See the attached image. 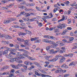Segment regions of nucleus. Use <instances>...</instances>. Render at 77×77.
<instances>
[{
	"label": "nucleus",
	"mask_w": 77,
	"mask_h": 77,
	"mask_svg": "<svg viewBox=\"0 0 77 77\" xmlns=\"http://www.w3.org/2000/svg\"><path fill=\"white\" fill-rule=\"evenodd\" d=\"M58 58H57L56 57H55L54 58H53L52 59V62H56L58 60Z\"/></svg>",
	"instance_id": "f3484780"
},
{
	"label": "nucleus",
	"mask_w": 77,
	"mask_h": 77,
	"mask_svg": "<svg viewBox=\"0 0 77 77\" xmlns=\"http://www.w3.org/2000/svg\"><path fill=\"white\" fill-rule=\"evenodd\" d=\"M68 32V30L67 29H65L64 30L62 33L61 34V35H65L66 34V33Z\"/></svg>",
	"instance_id": "ddd939ff"
},
{
	"label": "nucleus",
	"mask_w": 77,
	"mask_h": 77,
	"mask_svg": "<svg viewBox=\"0 0 77 77\" xmlns=\"http://www.w3.org/2000/svg\"><path fill=\"white\" fill-rule=\"evenodd\" d=\"M8 77H17L16 76L14 75L13 74H11Z\"/></svg>",
	"instance_id": "c9c22d12"
},
{
	"label": "nucleus",
	"mask_w": 77,
	"mask_h": 77,
	"mask_svg": "<svg viewBox=\"0 0 77 77\" xmlns=\"http://www.w3.org/2000/svg\"><path fill=\"white\" fill-rule=\"evenodd\" d=\"M57 70H56L55 72V73H58V72H62V69L58 68H57Z\"/></svg>",
	"instance_id": "6e6552de"
},
{
	"label": "nucleus",
	"mask_w": 77,
	"mask_h": 77,
	"mask_svg": "<svg viewBox=\"0 0 77 77\" xmlns=\"http://www.w3.org/2000/svg\"><path fill=\"white\" fill-rule=\"evenodd\" d=\"M64 52H65V50L62 51V50H61L60 51V53L61 54H62V53H64Z\"/></svg>",
	"instance_id": "37998d69"
},
{
	"label": "nucleus",
	"mask_w": 77,
	"mask_h": 77,
	"mask_svg": "<svg viewBox=\"0 0 77 77\" xmlns=\"http://www.w3.org/2000/svg\"><path fill=\"white\" fill-rule=\"evenodd\" d=\"M36 9H37V10H38V11H41V9H40V8L38 7H35Z\"/></svg>",
	"instance_id": "49530a36"
},
{
	"label": "nucleus",
	"mask_w": 77,
	"mask_h": 77,
	"mask_svg": "<svg viewBox=\"0 0 77 77\" xmlns=\"http://www.w3.org/2000/svg\"><path fill=\"white\" fill-rule=\"evenodd\" d=\"M44 17L45 18H46V19H48V18H51V17H49L48 16H44Z\"/></svg>",
	"instance_id": "473e14b6"
},
{
	"label": "nucleus",
	"mask_w": 77,
	"mask_h": 77,
	"mask_svg": "<svg viewBox=\"0 0 77 77\" xmlns=\"http://www.w3.org/2000/svg\"><path fill=\"white\" fill-rule=\"evenodd\" d=\"M3 10H8V8L6 7H2L1 8Z\"/></svg>",
	"instance_id": "8fccbe9b"
},
{
	"label": "nucleus",
	"mask_w": 77,
	"mask_h": 77,
	"mask_svg": "<svg viewBox=\"0 0 77 77\" xmlns=\"http://www.w3.org/2000/svg\"><path fill=\"white\" fill-rule=\"evenodd\" d=\"M61 59H60V60L59 61L60 63H62L63 62H65V58L64 57H61Z\"/></svg>",
	"instance_id": "423d86ee"
},
{
	"label": "nucleus",
	"mask_w": 77,
	"mask_h": 77,
	"mask_svg": "<svg viewBox=\"0 0 77 77\" xmlns=\"http://www.w3.org/2000/svg\"><path fill=\"white\" fill-rule=\"evenodd\" d=\"M5 38L6 39H9V35H5Z\"/></svg>",
	"instance_id": "72a5a7b5"
},
{
	"label": "nucleus",
	"mask_w": 77,
	"mask_h": 77,
	"mask_svg": "<svg viewBox=\"0 0 77 77\" xmlns=\"http://www.w3.org/2000/svg\"><path fill=\"white\" fill-rule=\"evenodd\" d=\"M45 57L46 58L45 59H46V60H48V59H49V58H51V56H48Z\"/></svg>",
	"instance_id": "c85d7f7f"
},
{
	"label": "nucleus",
	"mask_w": 77,
	"mask_h": 77,
	"mask_svg": "<svg viewBox=\"0 0 77 77\" xmlns=\"http://www.w3.org/2000/svg\"><path fill=\"white\" fill-rule=\"evenodd\" d=\"M10 21L11 22L12 21H15L17 20L16 18H11L10 19Z\"/></svg>",
	"instance_id": "a19ab883"
},
{
	"label": "nucleus",
	"mask_w": 77,
	"mask_h": 77,
	"mask_svg": "<svg viewBox=\"0 0 77 77\" xmlns=\"http://www.w3.org/2000/svg\"><path fill=\"white\" fill-rule=\"evenodd\" d=\"M71 65H74V62L71 63L69 64V66H71Z\"/></svg>",
	"instance_id": "0e129e2a"
},
{
	"label": "nucleus",
	"mask_w": 77,
	"mask_h": 77,
	"mask_svg": "<svg viewBox=\"0 0 77 77\" xmlns=\"http://www.w3.org/2000/svg\"><path fill=\"white\" fill-rule=\"evenodd\" d=\"M42 41H43V42H45L46 43H48V40L47 39H43L42 40Z\"/></svg>",
	"instance_id": "bb28decb"
},
{
	"label": "nucleus",
	"mask_w": 77,
	"mask_h": 77,
	"mask_svg": "<svg viewBox=\"0 0 77 77\" xmlns=\"http://www.w3.org/2000/svg\"><path fill=\"white\" fill-rule=\"evenodd\" d=\"M20 14L21 15V14H22V15H25L26 14V13L24 12H21L20 13Z\"/></svg>",
	"instance_id": "69168bd1"
},
{
	"label": "nucleus",
	"mask_w": 77,
	"mask_h": 77,
	"mask_svg": "<svg viewBox=\"0 0 77 77\" xmlns=\"http://www.w3.org/2000/svg\"><path fill=\"white\" fill-rule=\"evenodd\" d=\"M23 67L25 69V70H27V66L26 65H25L23 66Z\"/></svg>",
	"instance_id": "a18cd8bd"
},
{
	"label": "nucleus",
	"mask_w": 77,
	"mask_h": 77,
	"mask_svg": "<svg viewBox=\"0 0 77 77\" xmlns=\"http://www.w3.org/2000/svg\"><path fill=\"white\" fill-rule=\"evenodd\" d=\"M23 20L25 21H28L29 22V18H23Z\"/></svg>",
	"instance_id": "4be33fe9"
},
{
	"label": "nucleus",
	"mask_w": 77,
	"mask_h": 77,
	"mask_svg": "<svg viewBox=\"0 0 77 77\" xmlns=\"http://www.w3.org/2000/svg\"><path fill=\"white\" fill-rule=\"evenodd\" d=\"M77 48V46H76L75 47H73V48H72V50H74V49H75V48Z\"/></svg>",
	"instance_id": "774afa93"
},
{
	"label": "nucleus",
	"mask_w": 77,
	"mask_h": 77,
	"mask_svg": "<svg viewBox=\"0 0 77 77\" xmlns=\"http://www.w3.org/2000/svg\"><path fill=\"white\" fill-rule=\"evenodd\" d=\"M11 20H4V24H8V23H11Z\"/></svg>",
	"instance_id": "9b49d317"
},
{
	"label": "nucleus",
	"mask_w": 77,
	"mask_h": 77,
	"mask_svg": "<svg viewBox=\"0 0 77 77\" xmlns=\"http://www.w3.org/2000/svg\"><path fill=\"white\" fill-rule=\"evenodd\" d=\"M63 57V56H62L60 55V54H59L55 56V57H56L57 58H58L59 57Z\"/></svg>",
	"instance_id": "7c9ffc66"
},
{
	"label": "nucleus",
	"mask_w": 77,
	"mask_h": 77,
	"mask_svg": "<svg viewBox=\"0 0 77 77\" xmlns=\"http://www.w3.org/2000/svg\"><path fill=\"white\" fill-rule=\"evenodd\" d=\"M52 21H57V19L56 18H54L52 20Z\"/></svg>",
	"instance_id": "4d7b16f0"
},
{
	"label": "nucleus",
	"mask_w": 77,
	"mask_h": 77,
	"mask_svg": "<svg viewBox=\"0 0 77 77\" xmlns=\"http://www.w3.org/2000/svg\"><path fill=\"white\" fill-rule=\"evenodd\" d=\"M61 68H68V66L66 64H63L61 66Z\"/></svg>",
	"instance_id": "f8f14e48"
},
{
	"label": "nucleus",
	"mask_w": 77,
	"mask_h": 77,
	"mask_svg": "<svg viewBox=\"0 0 77 77\" xmlns=\"http://www.w3.org/2000/svg\"><path fill=\"white\" fill-rule=\"evenodd\" d=\"M73 40H74V38L71 37L69 39V41L70 42H67V43H69L70 42H71L70 41H73Z\"/></svg>",
	"instance_id": "393cba45"
},
{
	"label": "nucleus",
	"mask_w": 77,
	"mask_h": 77,
	"mask_svg": "<svg viewBox=\"0 0 77 77\" xmlns=\"http://www.w3.org/2000/svg\"><path fill=\"white\" fill-rule=\"evenodd\" d=\"M72 6H77V4L75 3H72V5H70Z\"/></svg>",
	"instance_id": "f704fd0d"
},
{
	"label": "nucleus",
	"mask_w": 77,
	"mask_h": 77,
	"mask_svg": "<svg viewBox=\"0 0 77 77\" xmlns=\"http://www.w3.org/2000/svg\"><path fill=\"white\" fill-rule=\"evenodd\" d=\"M26 11H27V12H32L33 11H35V10L33 9L32 8H26L25 9Z\"/></svg>",
	"instance_id": "0eeeda50"
},
{
	"label": "nucleus",
	"mask_w": 77,
	"mask_h": 77,
	"mask_svg": "<svg viewBox=\"0 0 77 77\" xmlns=\"http://www.w3.org/2000/svg\"><path fill=\"white\" fill-rule=\"evenodd\" d=\"M57 28H59L60 29H62L63 28H65V27H66V25L61 24L60 25L57 26Z\"/></svg>",
	"instance_id": "f03ea898"
},
{
	"label": "nucleus",
	"mask_w": 77,
	"mask_h": 77,
	"mask_svg": "<svg viewBox=\"0 0 77 77\" xmlns=\"http://www.w3.org/2000/svg\"><path fill=\"white\" fill-rule=\"evenodd\" d=\"M11 66L12 68L14 69H20V67L18 66V64L16 65H14L12 64L11 65Z\"/></svg>",
	"instance_id": "39448f33"
},
{
	"label": "nucleus",
	"mask_w": 77,
	"mask_h": 77,
	"mask_svg": "<svg viewBox=\"0 0 77 77\" xmlns=\"http://www.w3.org/2000/svg\"><path fill=\"white\" fill-rule=\"evenodd\" d=\"M17 58H14L13 59V62H15V61H16V62L17 61Z\"/></svg>",
	"instance_id": "de8ad7c7"
},
{
	"label": "nucleus",
	"mask_w": 77,
	"mask_h": 77,
	"mask_svg": "<svg viewBox=\"0 0 77 77\" xmlns=\"http://www.w3.org/2000/svg\"><path fill=\"white\" fill-rule=\"evenodd\" d=\"M11 54H7L6 55V56L7 58L9 59H12V58L13 57V56L11 55Z\"/></svg>",
	"instance_id": "1a4fd4ad"
},
{
	"label": "nucleus",
	"mask_w": 77,
	"mask_h": 77,
	"mask_svg": "<svg viewBox=\"0 0 77 77\" xmlns=\"http://www.w3.org/2000/svg\"><path fill=\"white\" fill-rule=\"evenodd\" d=\"M20 52H17L16 53V55L17 56H19L20 57Z\"/></svg>",
	"instance_id": "79ce46f5"
},
{
	"label": "nucleus",
	"mask_w": 77,
	"mask_h": 77,
	"mask_svg": "<svg viewBox=\"0 0 77 77\" xmlns=\"http://www.w3.org/2000/svg\"><path fill=\"white\" fill-rule=\"evenodd\" d=\"M20 47H26V45H23V44L21 45H20Z\"/></svg>",
	"instance_id": "13d9d810"
},
{
	"label": "nucleus",
	"mask_w": 77,
	"mask_h": 77,
	"mask_svg": "<svg viewBox=\"0 0 77 77\" xmlns=\"http://www.w3.org/2000/svg\"><path fill=\"white\" fill-rule=\"evenodd\" d=\"M36 19V18H32V19H29V21L30 22H31V21H35V19Z\"/></svg>",
	"instance_id": "aec40b11"
},
{
	"label": "nucleus",
	"mask_w": 77,
	"mask_h": 77,
	"mask_svg": "<svg viewBox=\"0 0 77 77\" xmlns=\"http://www.w3.org/2000/svg\"><path fill=\"white\" fill-rule=\"evenodd\" d=\"M24 52L25 53H26V54H30V52H29V51H26V50H25V51Z\"/></svg>",
	"instance_id": "4c0bfd02"
},
{
	"label": "nucleus",
	"mask_w": 77,
	"mask_h": 77,
	"mask_svg": "<svg viewBox=\"0 0 77 77\" xmlns=\"http://www.w3.org/2000/svg\"><path fill=\"white\" fill-rule=\"evenodd\" d=\"M53 65L51 64L50 65H49L48 66V68H52L53 67Z\"/></svg>",
	"instance_id": "ea45409f"
},
{
	"label": "nucleus",
	"mask_w": 77,
	"mask_h": 77,
	"mask_svg": "<svg viewBox=\"0 0 77 77\" xmlns=\"http://www.w3.org/2000/svg\"><path fill=\"white\" fill-rule=\"evenodd\" d=\"M35 73L36 75H37L38 74V70H35Z\"/></svg>",
	"instance_id": "58836bf2"
},
{
	"label": "nucleus",
	"mask_w": 77,
	"mask_h": 77,
	"mask_svg": "<svg viewBox=\"0 0 77 77\" xmlns=\"http://www.w3.org/2000/svg\"><path fill=\"white\" fill-rule=\"evenodd\" d=\"M69 74H66L64 75V77H68V76H69Z\"/></svg>",
	"instance_id": "338daca9"
},
{
	"label": "nucleus",
	"mask_w": 77,
	"mask_h": 77,
	"mask_svg": "<svg viewBox=\"0 0 77 77\" xmlns=\"http://www.w3.org/2000/svg\"><path fill=\"white\" fill-rule=\"evenodd\" d=\"M14 69H12L11 70V72H10V73L11 74V72H12V73H14Z\"/></svg>",
	"instance_id": "052dcab7"
},
{
	"label": "nucleus",
	"mask_w": 77,
	"mask_h": 77,
	"mask_svg": "<svg viewBox=\"0 0 77 77\" xmlns=\"http://www.w3.org/2000/svg\"><path fill=\"white\" fill-rule=\"evenodd\" d=\"M24 63L26 65H29L30 63V61H26L24 62Z\"/></svg>",
	"instance_id": "a211bd4d"
},
{
	"label": "nucleus",
	"mask_w": 77,
	"mask_h": 77,
	"mask_svg": "<svg viewBox=\"0 0 77 77\" xmlns=\"http://www.w3.org/2000/svg\"><path fill=\"white\" fill-rule=\"evenodd\" d=\"M63 45H64V43H60V46H63Z\"/></svg>",
	"instance_id": "e2e57ef3"
},
{
	"label": "nucleus",
	"mask_w": 77,
	"mask_h": 77,
	"mask_svg": "<svg viewBox=\"0 0 77 77\" xmlns=\"http://www.w3.org/2000/svg\"><path fill=\"white\" fill-rule=\"evenodd\" d=\"M26 33H27V34H28V35H30L32 34V32L30 31H29L28 30H26Z\"/></svg>",
	"instance_id": "2eb2a0df"
},
{
	"label": "nucleus",
	"mask_w": 77,
	"mask_h": 77,
	"mask_svg": "<svg viewBox=\"0 0 77 77\" xmlns=\"http://www.w3.org/2000/svg\"><path fill=\"white\" fill-rule=\"evenodd\" d=\"M48 43H49V44H51L53 45L54 42L53 41H51V40H49L48 41Z\"/></svg>",
	"instance_id": "c756f323"
},
{
	"label": "nucleus",
	"mask_w": 77,
	"mask_h": 77,
	"mask_svg": "<svg viewBox=\"0 0 77 77\" xmlns=\"http://www.w3.org/2000/svg\"><path fill=\"white\" fill-rule=\"evenodd\" d=\"M53 45H54L55 47H57V46H58V44L54 42V43L53 44Z\"/></svg>",
	"instance_id": "5fc2aeb1"
},
{
	"label": "nucleus",
	"mask_w": 77,
	"mask_h": 77,
	"mask_svg": "<svg viewBox=\"0 0 77 77\" xmlns=\"http://www.w3.org/2000/svg\"><path fill=\"white\" fill-rule=\"evenodd\" d=\"M64 4L66 5V6H69V2L68 1H66L64 2Z\"/></svg>",
	"instance_id": "5701e85b"
},
{
	"label": "nucleus",
	"mask_w": 77,
	"mask_h": 77,
	"mask_svg": "<svg viewBox=\"0 0 77 77\" xmlns=\"http://www.w3.org/2000/svg\"><path fill=\"white\" fill-rule=\"evenodd\" d=\"M23 56H20L18 57V59H25V57H23Z\"/></svg>",
	"instance_id": "e433bc0d"
},
{
	"label": "nucleus",
	"mask_w": 77,
	"mask_h": 77,
	"mask_svg": "<svg viewBox=\"0 0 77 77\" xmlns=\"http://www.w3.org/2000/svg\"><path fill=\"white\" fill-rule=\"evenodd\" d=\"M6 66L3 67L1 69V70H4V69H6Z\"/></svg>",
	"instance_id": "603ef678"
},
{
	"label": "nucleus",
	"mask_w": 77,
	"mask_h": 77,
	"mask_svg": "<svg viewBox=\"0 0 77 77\" xmlns=\"http://www.w3.org/2000/svg\"><path fill=\"white\" fill-rule=\"evenodd\" d=\"M63 18L62 19H60L58 21V23H60V21H62L65 20V17H64V16L63 15Z\"/></svg>",
	"instance_id": "dca6fc26"
},
{
	"label": "nucleus",
	"mask_w": 77,
	"mask_h": 77,
	"mask_svg": "<svg viewBox=\"0 0 77 77\" xmlns=\"http://www.w3.org/2000/svg\"><path fill=\"white\" fill-rule=\"evenodd\" d=\"M72 56H73V54H69V57H72Z\"/></svg>",
	"instance_id": "c03bdc74"
},
{
	"label": "nucleus",
	"mask_w": 77,
	"mask_h": 77,
	"mask_svg": "<svg viewBox=\"0 0 77 77\" xmlns=\"http://www.w3.org/2000/svg\"><path fill=\"white\" fill-rule=\"evenodd\" d=\"M38 37H35V38H31V41H35V40H36V39H38Z\"/></svg>",
	"instance_id": "412c9836"
},
{
	"label": "nucleus",
	"mask_w": 77,
	"mask_h": 77,
	"mask_svg": "<svg viewBox=\"0 0 77 77\" xmlns=\"http://www.w3.org/2000/svg\"><path fill=\"white\" fill-rule=\"evenodd\" d=\"M26 56V57H27L28 58V59H30V60H36V59L35 58H32V57H31L28 55H27L26 54V53H23L22 54H21L20 55V56Z\"/></svg>",
	"instance_id": "f257e3e1"
},
{
	"label": "nucleus",
	"mask_w": 77,
	"mask_h": 77,
	"mask_svg": "<svg viewBox=\"0 0 77 77\" xmlns=\"http://www.w3.org/2000/svg\"><path fill=\"white\" fill-rule=\"evenodd\" d=\"M8 52V50H5L3 52V54H6Z\"/></svg>",
	"instance_id": "cd10ccee"
},
{
	"label": "nucleus",
	"mask_w": 77,
	"mask_h": 77,
	"mask_svg": "<svg viewBox=\"0 0 77 77\" xmlns=\"http://www.w3.org/2000/svg\"><path fill=\"white\" fill-rule=\"evenodd\" d=\"M57 10H58V9H57L56 8H54V13H55V12H56V11H57Z\"/></svg>",
	"instance_id": "09e8293b"
},
{
	"label": "nucleus",
	"mask_w": 77,
	"mask_h": 77,
	"mask_svg": "<svg viewBox=\"0 0 77 77\" xmlns=\"http://www.w3.org/2000/svg\"><path fill=\"white\" fill-rule=\"evenodd\" d=\"M12 27L14 28H20L21 29H26V27H20V26L17 25L13 26H12Z\"/></svg>",
	"instance_id": "20e7f679"
},
{
	"label": "nucleus",
	"mask_w": 77,
	"mask_h": 77,
	"mask_svg": "<svg viewBox=\"0 0 77 77\" xmlns=\"http://www.w3.org/2000/svg\"><path fill=\"white\" fill-rule=\"evenodd\" d=\"M71 11H69V10H68V11L67 12V14H68V15L70 14H71Z\"/></svg>",
	"instance_id": "6e6d98bb"
},
{
	"label": "nucleus",
	"mask_w": 77,
	"mask_h": 77,
	"mask_svg": "<svg viewBox=\"0 0 77 77\" xmlns=\"http://www.w3.org/2000/svg\"><path fill=\"white\" fill-rule=\"evenodd\" d=\"M16 62L19 63H21L22 62V60L18 59L17 58V60H16Z\"/></svg>",
	"instance_id": "a878e982"
},
{
	"label": "nucleus",
	"mask_w": 77,
	"mask_h": 77,
	"mask_svg": "<svg viewBox=\"0 0 77 77\" xmlns=\"http://www.w3.org/2000/svg\"><path fill=\"white\" fill-rule=\"evenodd\" d=\"M18 34L19 36H21V35L23 36L24 35H26V33L24 32H18Z\"/></svg>",
	"instance_id": "9d476101"
},
{
	"label": "nucleus",
	"mask_w": 77,
	"mask_h": 77,
	"mask_svg": "<svg viewBox=\"0 0 77 77\" xmlns=\"http://www.w3.org/2000/svg\"><path fill=\"white\" fill-rule=\"evenodd\" d=\"M30 40H27L24 41L25 45H31V43L29 42Z\"/></svg>",
	"instance_id": "7ed1b4c3"
},
{
	"label": "nucleus",
	"mask_w": 77,
	"mask_h": 77,
	"mask_svg": "<svg viewBox=\"0 0 77 77\" xmlns=\"http://www.w3.org/2000/svg\"><path fill=\"white\" fill-rule=\"evenodd\" d=\"M33 63L35 64V65H36V66H39V64L36 62H34Z\"/></svg>",
	"instance_id": "b1692460"
},
{
	"label": "nucleus",
	"mask_w": 77,
	"mask_h": 77,
	"mask_svg": "<svg viewBox=\"0 0 77 77\" xmlns=\"http://www.w3.org/2000/svg\"><path fill=\"white\" fill-rule=\"evenodd\" d=\"M54 33H56L57 32H59V29H55V30H54Z\"/></svg>",
	"instance_id": "bf43d9fd"
},
{
	"label": "nucleus",
	"mask_w": 77,
	"mask_h": 77,
	"mask_svg": "<svg viewBox=\"0 0 77 77\" xmlns=\"http://www.w3.org/2000/svg\"><path fill=\"white\" fill-rule=\"evenodd\" d=\"M5 74H6V75H8L9 74V72H5L3 73H0V75H5Z\"/></svg>",
	"instance_id": "4468645a"
},
{
	"label": "nucleus",
	"mask_w": 77,
	"mask_h": 77,
	"mask_svg": "<svg viewBox=\"0 0 77 77\" xmlns=\"http://www.w3.org/2000/svg\"><path fill=\"white\" fill-rule=\"evenodd\" d=\"M2 43L4 44H9V42L8 41H2Z\"/></svg>",
	"instance_id": "6ab92c4d"
},
{
	"label": "nucleus",
	"mask_w": 77,
	"mask_h": 77,
	"mask_svg": "<svg viewBox=\"0 0 77 77\" xmlns=\"http://www.w3.org/2000/svg\"><path fill=\"white\" fill-rule=\"evenodd\" d=\"M15 48H19V46L18 45H14Z\"/></svg>",
	"instance_id": "3c124183"
},
{
	"label": "nucleus",
	"mask_w": 77,
	"mask_h": 77,
	"mask_svg": "<svg viewBox=\"0 0 77 77\" xmlns=\"http://www.w3.org/2000/svg\"><path fill=\"white\" fill-rule=\"evenodd\" d=\"M25 15L26 17H29V16H30V14L28 13H25Z\"/></svg>",
	"instance_id": "2f4dec72"
},
{
	"label": "nucleus",
	"mask_w": 77,
	"mask_h": 77,
	"mask_svg": "<svg viewBox=\"0 0 77 77\" xmlns=\"http://www.w3.org/2000/svg\"><path fill=\"white\" fill-rule=\"evenodd\" d=\"M20 25L22 26H26V23H21L20 24Z\"/></svg>",
	"instance_id": "680f3d73"
},
{
	"label": "nucleus",
	"mask_w": 77,
	"mask_h": 77,
	"mask_svg": "<svg viewBox=\"0 0 77 77\" xmlns=\"http://www.w3.org/2000/svg\"><path fill=\"white\" fill-rule=\"evenodd\" d=\"M19 51H23V52H24V51H25V50L23 49H19Z\"/></svg>",
	"instance_id": "864d4df0"
}]
</instances>
